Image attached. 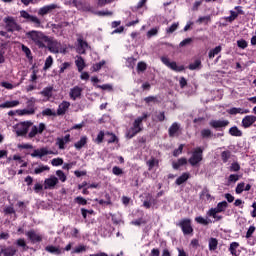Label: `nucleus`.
<instances>
[{
	"instance_id": "nucleus-45",
	"label": "nucleus",
	"mask_w": 256,
	"mask_h": 256,
	"mask_svg": "<svg viewBox=\"0 0 256 256\" xmlns=\"http://www.w3.org/2000/svg\"><path fill=\"white\" fill-rule=\"evenodd\" d=\"M237 195H241V193H243L245 191V183L241 182L238 183L235 189Z\"/></svg>"
},
{
	"instance_id": "nucleus-21",
	"label": "nucleus",
	"mask_w": 256,
	"mask_h": 256,
	"mask_svg": "<svg viewBox=\"0 0 256 256\" xmlns=\"http://www.w3.org/2000/svg\"><path fill=\"white\" fill-rule=\"evenodd\" d=\"M69 107H71V103L68 101H63L57 109V115H65L67 111L69 110Z\"/></svg>"
},
{
	"instance_id": "nucleus-58",
	"label": "nucleus",
	"mask_w": 256,
	"mask_h": 256,
	"mask_svg": "<svg viewBox=\"0 0 256 256\" xmlns=\"http://www.w3.org/2000/svg\"><path fill=\"white\" fill-rule=\"evenodd\" d=\"M237 45L240 49H247V41H245L244 39L238 40L237 41Z\"/></svg>"
},
{
	"instance_id": "nucleus-26",
	"label": "nucleus",
	"mask_w": 256,
	"mask_h": 256,
	"mask_svg": "<svg viewBox=\"0 0 256 256\" xmlns=\"http://www.w3.org/2000/svg\"><path fill=\"white\" fill-rule=\"evenodd\" d=\"M40 95H42L43 97H46L47 101H49V99H51V97H53V87L49 86L44 88L41 92Z\"/></svg>"
},
{
	"instance_id": "nucleus-34",
	"label": "nucleus",
	"mask_w": 256,
	"mask_h": 256,
	"mask_svg": "<svg viewBox=\"0 0 256 256\" xmlns=\"http://www.w3.org/2000/svg\"><path fill=\"white\" fill-rule=\"evenodd\" d=\"M195 221L199 223L200 225H209L212 223L211 219L209 218H203L202 216H198L195 218Z\"/></svg>"
},
{
	"instance_id": "nucleus-31",
	"label": "nucleus",
	"mask_w": 256,
	"mask_h": 256,
	"mask_svg": "<svg viewBox=\"0 0 256 256\" xmlns=\"http://www.w3.org/2000/svg\"><path fill=\"white\" fill-rule=\"evenodd\" d=\"M210 127H213L214 129H221L222 127H225V121L212 120L210 121Z\"/></svg>"
},
{
	"instance_id": "nucleus-60",
	"label": "nucleus",
	"mask_w": 256,
	"mask_h": 256,
	"mask_svg": "<svg viewBox=\"0 0 256 256\" xmlns=\"http://www.w3.org/2000/svg\"><path fill=\"white\" fill-rule=\"evenodd\" d=\"M146 223L147 221L143 220L142 218L131 222L132 225H136L137 227H140V225H145Z\"/></svg>"
},
{
	"instance_id": "nucleus-59",
	"label": "nucleus",
	"mask_w": 256,
	"mask_h": 256,
	"mask_svg": "<svg viewBox=\"0 0 256 256\" xmlns=\"http://www.w3.org/2000/svg\"><path fill=\"white\" fill-rule=\"evenodd\" d=\"M105 138V132L100 131L96 138V143H103V139Z\"/></svg>"
},
{
	"instance_id": "nucleus-4",
	"label": "nucleus",
	"mask_w": 256,
	"mask_h": 256,
	"mask_svg": "<svg viewBox=\"0 0 256 256\" xmlns=\"http://www.w3.org/2000/svg\"><path fill=\"white\" fill-rule=\"evenodd\" d=\"M225 211V201L218 203L216 208H211L207 211V217H212L215 221H221L223 216L219 215V213H223Z\"/></svg>"
},
{
	"instance_id": "nucleus-3",
	"label": "nucleus",
	"mask_w": 256,
	"mask_h": 256,
	"mask_svg": "<svg viewBox=\"0 0 256 256\" xmlns=\"http://www.w3.org/2000/svg\"><path fill=\"white\" fill-rule=\"evenodd\" d=\"M149 115L147 113L143 114V117H138L134 123L133 126L127 131L126 136L128 139H133L137 135V133H141L143 131V128H141V124L143 123V119H147Z\"/></svg>"
},
{
	"instance_id": "nucleus-22",
	"label": "nucleus",
	"mask_w": 256,
	"mask_h": 256,
	"mask_svg": "<svg viewBox=\"0 0 256 256\" xmlns=\"http://www.w3.org/2000/svg\"><path fill=\"white\" fill-rule=\"evenodd\" d=\"M75 65L79 71V73H83V69H85V60L81 56H76Z\"/></svg>"
},
{
	"instance_id": "nucleus-11",
	"label": "nucleus",
	"mask_w": 256,
	"mask_h": 256,
	"mask_svg": "<svg viewBox=\"0 0 256 256\" xmlns=\"http://www.w3.org/2000/svg\"><path fill=\"white\" fill-rule=\"evenodd\" d=\"M58 8L59 6H57V4H50V5L43 6L38 10V15L40 17H45V15H49V13H53V11H55V9H58Z\"/></svg>"
},
{
	"instance_id": "nucleus-6",
	"label": "nucleus",
	"mask_w": 256,
	"mask_h": 256,
	"mask_svg": "<svg viewBox=\"0 0 256 256\" xmlns=\"http://www.w3.org/2000/svg\"><path fill=\"white\" fill-rule=\"evenodd\" d=\"M188 161L193 167H195L197 163H201V161H203V149L196 148Z\"/></svg>"
},
{
	"instance_id": "nucleus-57",
	"label": "nucleus",
	"mask_w": 256,
	"mask_h": 256,
	"mask_svg": "<svg viewBox=\"0 0 256 256\" xmlns=\"http://www.w3.org/2000/svg\"><path fill=\"white\" fill-rule=\"evenodd\" d=\"M178 27H179V23H174L171 25V27L166 29V33H175V31H177Z\"/></svg>"
},
{
	"instance_id": "nucleus-2",
	"label": "nucleus",
	"mask_w": 256,
	"mask_h": 256,
	"mask_svg": "<svg viewBox=\"0 0 256 256\" xmlns=\"http://www.w3.org/2000/svg\"><path fill=\"white\" fill-rule=\"evenodd\" d=\"M25 37L29 43V45H35L38 49H45L47 40V35L42 31L31 30L25 33Z\"/></svg>"
},
{
	"instance_id": "nucleus-10",
	"label": "nucleus",
	"mask_w": 256,
	"mask_h": 256,
	"mask_svg": "<svg viewBox=\"0 0 256 256\" xmlns=\"http://www.w3.org/2000/svg\"><path fill=\"white\" fill-rule=\"evenodd\" d=\"M20 17H23V19H27L28 21H30V23H33L35 27H41V20L37 16L29 14L25 10H22L20 12Z\"/></svg>"
},
{
	"instance_id": "nucleus-61",
	"label": "nucleus",
	"mask_w": 256,
	"mask_h": 256,
	"mask_svg": "<svg viewBox=\"0 0 256 256\" xmlns=\"http://www.w3.org/2000/svg\"><path fill=\"white\" fill-rule=\"evenodd\" d=\"M112 173L114 175H123V169L119 168L118 166H114L112 168Z\"/></svg>"
},
{
	"instance_id": "nucleus-15",
	"label": "nucleus",
	"mask_w": 256,
	"mask_h": 256,
	"mask_svg": "<svg viewBox=\"0 0 256 256\" xmlns=\"http://www.w3.org/2000/svg\"><path fill=\"white\" fill-rule=\"evenodd\" d=\"M45 155H53V151L47 149V148H40L33 151L31 154V157H45Z\"/></svg>"
},
{
	"instance_id": "nucleus-20",
	"label": "nucleus",
	"mask_w": 256,
	"mask_h": 256,
	"mask_svg": "<svg viewBox=\"0 0 256 256\" xmlns=\"http://www.w3.org/2000/svg\"><path fill=\"white\" fill-rule=\"evenodd\" d=\"M255 121H256V116L248 115L242 119V127H244V129H247L251 127V125H253Z\"/></svg>"
},
{
	"instance_id": "nucleus-53",
	"label": "nucleus",
	"mask_w": 256,
	"mask_h": 256,
	"mask_svg": "<svg viewBox=\"0 0 256 256\" xmlns=\"http://www.w3.org/2000/svg\"><path fill=\"white\" fill-rule=\"evenodd\" d=\"M21 49L29 59L31 57V49H29V47L25 46L24 44H21Z\"/></svg>"
},
{
	"instance_id": "nucleus-1",
	"label": "nucleus",
	"mask_w": 256,
	"mask_h": 256,
	"mask_svg": "<svg viewBox=\"0 0 256 256\" xmlns=\"http://www.w3.org/2000/svg\"><path fill=\"white\" fill-rule=\"evenodd\" d=\"M17 137H25L28 133L29 139H33L37 134L41 135L46 129L45 123H40L38 126L33 125L31 121H24L14 126ZM30 129V132H29Z\"/></svg>"
},
{
	"instance_id": "nucleus-46",
	"label": "nucleus",
	"mask_w": 256,
	"mask_h": 256,
	"mask_svg": "<svg viewBox=\"0 0 256 256\" xmlns=\"http://www.w3.org/2000/svg\"><path fill=\"white\" fill-rule=\"evenodd\" d=\"M201 67V60H195L194 63L189 65L190 71H195V69H199Z\"/></svg>"
},
{
	"instance_id": "nucleus-51",
	"label": "nucleus",
	"mask_w": 256,
	"mask_h": 256,
	"mask_svg": "<svg viewBox=\"0 0 256 256\" xmlns=\"http://www.w3.org/2000/svg\"><path fill=\"white\" fill-rule=\"evenodd\" d=\"M16 245H18V247H22L24 251H27V243H25V239H18L16 241Z\"/></svg>"
},
{
	"instance_id": "nucleus-52",
	"label": "nucleus",
	"mask_w": 256,
	"mask_h": 256,
	"mask_svg": "<svg viewBox=\"0 0 256 256\" xmlns=\"http://www.w3.org/2000/svg\"><path fill=\"white\" fill-rule=\"evenodd\" d=\"M51 65H53V57L49 56L45 61L44 70L47 71Z\"/></svg>"
},
{
	"instance_id": "nucleus-40",
	"label": "nucleus",
	"mask_w": 256,
	"mask_h": 256,
	"mask_svg": "<svg viewBox=\"0 0 256 256\" xmlns=\"http://www.w3.org/2000/svg\"><path fill=\"white\" fill-rule=\"evenodd\" d=\"M147 165H148L149 171H151V169H153V167L159 165V160H157L155 158H151L150 160L147 161Z\"/></svg>"
},
{
	"instance_id": "nucleus-42",
	"label": "nucleus",
	"mask_w": 256,
	"mask_h": 256,
	"mask_svg": "<svg viewBox=\"0 0 256 256\" xmlns=\"http://www.w3.org/2000/svg\"><path fill=\"white\" fill-rule=\"evenodd\" d=\"M240 170H241V166L237 162H233L229 167V171H232V173H237V171H240Z\"/></svg>"
},
{
	"instance_id": "nucleus-5",
	"label": "nucleus",
	"mask_w": 256,
	"mask_h": 256,
	"mask_svg": "<svg viewBox=\"0 0 256 256\" xmlns=\"http://www.w3.org/2000/svg\"><path fill=\"white\" fill-rule=\"evenodd\" d=\"M45 45V48H48L51 53H59L61 49V43L49 36H46Z\"/></svg>"
},
{
	"instance_id": "nucleus-25",
	"label": "nucleus",
	"mask_w": 256,
	"mask_h": 256,
	"mask_svg": "<svg viewBox=\"0 0 256 256\" xmlns=\"http://www.w3.org/2000/svg\"><path fill=\"white\" fill-rule=\"evenodd\" d=\"M228 251L231 253L232 256H239V243L232 242Z\"/></svg>"
},
{
	"instance_id": "nucleus-24",
	"label": "nucleus",
	"mask_w": 256,
	"mask_h": 256,
	"mask_svg": "<svg viewBox=\"0 0 256 256\" xmlns=\"http://www.w3.org/2000/svg\"><path fill=\"white\" fill-rule=\"evenodd\" d=\"M17 105H19L18 100L6 101L0 104V109H11L12 107H17Z\"/></svg>"
},
{
	"instance_id": "nucleus-8",
	"label": "nucleus",
	"mask_w": 256,
	"mask_h": 256,
	"mask_svg": "<svg viewBox=\"0 0 256 256\" xmlns=\"http://www.w3.org/2000/svg\"><path fill=\"white\" fill-rule=\"evenodd\" d=\"M178 226L181 227L184 235H191L193 233V227L191 226V219L185 218L182 219Z\"/></svg>"
},
{
	"instance_id": "nucleus-56",
	"label": "nucleus",
	"mask_w": 256,
	"mask_h": 256,
	"mask_svg": "<svg viewBox=\"0 0 256 256\" xmlns=\"http://www.w3.org/2000/svg\"><path fill=\"white\" fill-rule=\"evenodd\" d=\"M53 167H59V165H63V160L62 158H54L51 161Z\"/></svg>"
},
{
	"instance_id": "nucleus-13",
	"label": "nucleus",
	"mask_w": 256,
	"mask_h": 256,
	"mask_svg": "<svg viewBox=\"0 0 256 256\" xmlns=\"http://www.w3.org/2000/svg\"><path fill=\"white\" fill-rule=\"evenodd\" d=\"M77 42H78L77 53H79L80 55H85L87 49H89V44H87V42L83 40V38L81 37L77 39Z\"/></svg>"
},
{
	"instance_id": "nucleus-37",
	"label": "nucleus",
	"mask_w": 256,
	"mask_h": 256,
	"mask_svg": "<svg viewBox=\"0 0 256 256\" xmlns=\"http://www.w3.org/2000/svg\"><path fill=\"white\" fill-rule=\"evenodd\" d=\"M17 113L18 115H35V108L18 110Z\"/></svg>"
},
{
	"instance_id": "nucleus-35",
	"label": "nucleus",
	"mask_w": 256,
	"mask_h": 256,
	"mask_svg": "<svg viewBox=\"0 0 256 256\" xmlns=\"http://www.w3.org/2000/svg\"><path fill=\"white\" fill-rule=\"evenodd\" d=\"M183 165H187V158H180L177 162H173V169H179Z\"/></svg>"
},
{
	"instance_id": "nucleus-12",
	"label": "nucleus",
	"mask_w": 256,
	"mask_h": 256,
	"mask_svg": "<svg viewBox=\"0 0 256 256\" xmlns=\"http://www.w3.org/2000/svg\"><path fill=\"white\" fill-rule=\"evenodd\" d=\"M59 184V178L50 176L44 181V189H55V185Z\"/></svg>"
},
{
	"instance_id": "nucleus-18",
	"label": "nucleus",
	"mask_w": 256,
	"mask_h": 256,
	"mask_svg": "<svg viewBox=\"0 0 256 256\" xmlns=\"http://www.w3.org/2000/svg\"><path fill=\"white\" fill-rule=\"evenodd\" d=\"M242 13L243 10H241V7L238 6L235 8V11H230V16L226 17V21H228V23H233V21H235V19L239 17V15H241Z\"/></svg>"
},
{
	"instance_id": "nucleus-43",
	"label": "nucleus",
	"mask_w": 256,
	"mask_h": 256,
	"mask_svg": "<svg viewBox=\"0 0 256 256\" xmlns=\"http://www.w3.org/2000/svg\"><path fill=\"white\" fill-rule=\"evenodd\" d=\"M201 136L203 139H209V137H213V132L210 129H203L201 131Z\"/></svg>"
},
{
	"instance_id": "nucleus-38",
	"label": "nucleus",
	"mask_w": 256,
	"mask_h": 256,
	"mask_svg": "<svg viewBox=\"0 0 256 256\" xmlns=\"http://www.w3.org/2000/svg\"><path fill=\"white\" fill-rule=\"evenodd\" d=\"M221 46H217L216 48L210 50L208 57L209 59H213L216 55H219L221 53Z\"/></svg>"
},
{
	"instance_id": "nucleus-48",
	"label": "nucleus",
	"mask_w": 256,
	"mask_h": 256,
	"mask_svg": "<svg viewBox=\"0 0 256 256\" xmlns=\"http://www.w3.org/2000/svg\"><path fill=\"white\" fill-rule=\"evenodd\" d=\"M44 171H49V166H39L38 168L34 169L35 175H39L40 173H43Z\"/></svg>"
},
{
	"instance_id": "nucleus-50",
	"label": "nucleus",
	"mask_w": 256,
	"mask_h": 256,
	"mask_svg": "<svg viewBox=\"0 0 256 256\" xmlns=\"http://www.w3.org/2000/svg\"><path fill=\"white\" fill-rule=\"evenodd\" d=\"M85 251H87V246L79 245L72 251V253H83Z\"/></svg>"
},
{
	"instance_id": "nucleus-55",
	"label": "nucleus",
	"mask_w": 256,
	"mask_h": 256,
	"mask_svg": "<svg viewBox=\"0 0 256 256\" xmlns=\"http://www.w3.org/2000/svg\"><path fill=\"white\" fill-rule=\"evenodd\" d=\"M157 33H159V29L157 28H152L151 30H149L147 32V37L148 39H151V37H155V35H157Z\"/></svg>"
},
{
	"instance_id": "nucleus-32",
	"label": "nucleus",
	"mask_w": 256,
	"mask_h": 256,
	"mask_svg": "<svg viewBox=\"0 0 256 256\" xmlns=\"http://www.w3.org/2000/svg\"><path fill=\"white\" fill-rule=\"evenodd\" d=\"M200 197L203 201H206V203H211V201H213V197L209 194L208 190H203Z\"/></svg>"
},
{
	"instance_id": "nucleus-44",
	"label": "nucleus",
	"mask_w": 256,
	"mask_h": 256,
	"mask_svg": "<svg viewBox=\"0 0 256 256\" xmlns=\"http://www.w3.org/2000/svg\"><path fill=\"white\" fill-rule=\"evenodd\" d=\"M237 181H239V175L237 174H231L228 177V185H231L232 183L235 184Z\"/></svg>"
},
{
	"instance_id": "nucleus-14",
	"label": "nucleus",
	"mask_w": 256,
	"mask_h": 256,
	"mask_svg": "<svg viewBox=\"0 0 256 256\" xmlns=\"http://www.w3.org/2000/svg\"><path fill=\"white\" fill-rule=\"evenodd\" d=\"M26 236L30 239L31 243H41V241H43V238L39 233L35 232V230L28 231Z\"/></svg>"
},
{
	"instance_id": "nucleus-16",
	"label": "nucleus",
	"mask_w": 256,
	"mask_h": 256,
	"mask_svg": "<svg viewBox=\"0 0 256 256\" xmlns=\"http://www.w3.org/2000/svg\"><path fill=\"white\" fill-rule=\"evenodd\" d=\"M73 5L76 7V9H79V11H88L93 12V9L91 8V5L87 3H83L81 1L73 0Z\"/></svg>"
},
{
	"instance_id": "nucleus-47",
	"label": "nucleus",
	"mask_w": 256,
	"mask_h": 256,
	"mask_svg": "<svg viewBox=\"0 0 256 256\" xmlns=\"http://www.w3.org/2000/svg\"><path fill=\"white\" fill-rule=\"evenodd\" d=\"M103 65H105V60H102L96 64H94L92 66V71L96 72V71H100V69L103 67Z\"/></svg>"
},
{
	"instance_id": "nucleus-9",
	"label": "nucleus",
	"mask_w": 256,
	"mask_h": 256,
	"mask_svg": "<svg viewBox=\"0 0 256 256\" xmlns=\"http://www.w3.org/2000/svg\"><path fill=\"white\" fill-rule=\"evenodd\" d=\"M161 61L164 65H166V67H168L169 69H172V71L181 72L185 70L184 66H178L177 62H171L169 58L165 56L161 57Z\"/></svg>"
},
{
	"instance_id": "nucleus-54",
	"label": "nucleus",
	"mask_w": 256,
	"mask_h": 256,
	"mask_svg": "<svg viewBox=\"0 0 256 256\" xmlns=\"http://www.w3.org/2000/svg\"><path fill=\"white\" fill-rule=\"evenodd\" d=\"M193 43L192 38H186L182 42H180L179 47H187V45H191Z\"/></svg>"
},
{
	"instance_id": "nucleus-33",
	"label": "nucleus",
	"mask_w": 256,
	"mask_h": 256,
	"mask_svg": "<svg viewBox=\"0 0 256 256\" xmlns=\"http://www.w3.org/2000/svg\"><path fill=\"white\" fill-rule=\"evenodd\" d=\"M45 251L48 253H54V255H61V249L52 245L46 246Z\"/></svg>"
},
{
	"instance_id": "nucleus-30",
	"label": "nucleus",
	"mask_w": 256,
	"mask_h": 256,
	"mask_svg": "<svg viewBox=\"0 0 256 256\" xmlns=\"http://www.w3.org/2000/svg\"><path fill=\"white\" fill-rule=\"evenodd\" d=\"M87 145V136H82L78 142L74 144L75 149H83V146Z\"/></svg>"
},
{
	"instance_id": "nucleus-7",
	"label": "nucleus",
	"mask_w": 256,
	"mask_h": 256,
	"mask_svg": "<svg viewBox=\"0 0 256 256\" xmlns=\"http://www.w3.org/2000/svg\"><path fill=\"white\" fill-rule=\"evenodd\" d=\"M4 23L6 25L7 31H10V32L21 31V26H19L15 18L11 16L4 18Z\"/></svg>"
},
{
	"instance_id": "nucleus-19",
	"label": "nucleus",
	"mask_w": 256,
	"mask_h": 256,
	"mask_svg": "<svg viewBox=\"0 0 256 256\" xmlns=\"http://www.w3.org/2000/svg\"><path fill=\"white\" fill-rule=\"evenodd\" d=\"M71 141V135L67 134L65 137L61 138H57L56 139V145L59 147V149H65V145H67V143H70Z\"/></svg>"
},
{
	"instance_id": "nucleus-49",
	"label": "nucleus",
	"mask_w": 256,
	"mask_h": 256,
	"mask_svg": "<svg viewBox=\"0 0 256 256\" xmlns=\"http://www.w3.org/2000/svg\"><path fill=\"white\" fill-rule=\"evenodd\" d=\"M42 115L47 116V117H55L57 113H55L53 110L47 108L44 111H42Z\"/></svg>"
},
{
	"instance_id": "nucleus-36",
	"label": "nucleus",
	"mask_w": 256,
	"mask_h": 256,
	"mask_svg": "<svg viewBox=\"0 0 256 256\" xmlns=\"http://www.w3.org/2000/svg\"><path fill=\"white\" fill-rule=\"evenodd\" d=\"M189 179V173H183L180 177L176 179V185H183L185 181Z\"/></svg>"
},
{
	"instance_id": "nucleus-28",
	"label": "nucleus",
	"mask_w": 256,
	"mask_h": 256,
	"mask_svg": "<svg viewBox=\"0 0 256 256\" xmlns=\"http://www.w3.org/2000/svg\"><path fill=\"white\" fill-rule=\"evenodd\" d=\"M1 253H3L4 256H14L15 253H17V249L13 246H10L8 248L2 249Z\"/></svg>"
},
{
	"instance_id": "nucleus-23",
	"label": "nucleus",
	"mask_w": 256,
	"mask_h": 256,
	"mask_svg": "<svg viewBox=\"0 0 256 256\" xmlns=\"http://www.w3.org/2000/svg\"><path fill=\"white\" fill-rule=\"evenodd\" d=\"M227 113H229L230 115H246L247 113H249V109L231 108L227 110Z\"/></svg>"
},
{
	"instance_id": "nucleus-41",
	"label": "nucleus",
	"mask_w": 256,
	"mask_h": 256,
	"mask_svg": "<svg viewBox=\"0 0 256 256\" xmlns=\"http://www.w3.org/2000/svg\"><path fill=\"white\" fill-rule=\"evenodd\" d=\"M218 241L215 238L209 239V249L210 251H215L217 249Z\"/></svg>"
},
{
	"instance_id": "nucleus-63",
	"label": "nucleus",
	"mask_w": 256,
	"mask_h": 256,
	"mask_svg": "<svg viewBox=\"0 0 256 256\" xmlns=\"http://www.w3.org/2000/svg\"><path fill=\"white\" fill-rule=\"evenodd\" d=\"M75 201L78 203V205H87V201L81 196L76 197Z\"/></svg>"
},
{
	"instance_id": "nucleus-17",
	"label": "nucleus",
	"mask_w": 256,
	"mask_h": 256,
	"mask_svg": "<svg viewBox=\"0 0 256 256\" xmlns=\"http://www.w3.org/2000/svg\"><path fill=\"white\" fill-rule=\"evenodd\" d=\"M81 93H83V88L79 86H75L72 89H70V99H73V101H76L77 99L81 98Z\"/></svg>"
},
{
	"instance_id": "nucleus-27",
	"label": "nucleus",
	"mask_w": 256,
	"mask_h": 256,
	"mask_svg": "<svg viewBox=\"0 0 256 256\" xmlns=\"http://www.w3.org/2000/svg\"><path fill=\"white\" fill-rule=\"evenodd\" d=\"M228 133L232 137H242L243 136V132L241 130H239L237 126L231 127L229 129Z\"/></svg>"
},
{
	"instance_id": "nucleus-39",
	"label": "nucleus",
	"mask_w": 256,
	"mask_h": 256,
	"mask_svg": "<svg viewBox=\"0 0 256 256\" xmlns=\"http://www.w3.org/2000/svg\"><path fill=\"white\" fill-rule=\"evenodd\" d=\"M56 176L58 177L59 181H61V183H65V181H67V175H65L63 170H57Z\"/></svg>"
},
{
	"instance_id": "nucleus-29",
	"label": "nucleus",
	"mask_w": 256,
	"mask_h": 256,
	"mask_svg": "<svg viewBox=\"0 0 256 256\" xmlns=\"http://www.w3.org/2000/svg\"><path fill=\"white\" fill-rule=\"evenodd\" d=\"M177 133H179V124H177V122H175L169 128V135H170V137H175V136H177Z\"/></svg>"
},
{
	"instance_id": "nucleus-62",
	"label": "nucleus",
	"mask_w": 256,
	"mask_h": 256,
	"mask_svg": "<svg viewBox=\"0 0 256 256\" xmlns=\"http://www.w3.org/2000/svg\"><path fill=\"white\" fill-rule=\"evenodd\" d=\"M138 71H146L147 70V64L145 62H139L137 65Z\"/></svg>"
},
{
	"instance_id": "nucleus-64",
	"label": "nucleus",
	"mask_w": 256,
	"mask_h": 256,
	"mask_svg": "<svg viewBox=\"0 0 256 256\" xmlns=\"http://www.w3.org/2000/svg\"><path fill=\"white\" fill-rule=\"evenodd\" d=\"M108 137V143H115L117 141V136L115 134L107 133Z\"/></svg>"
}]
</instances>
